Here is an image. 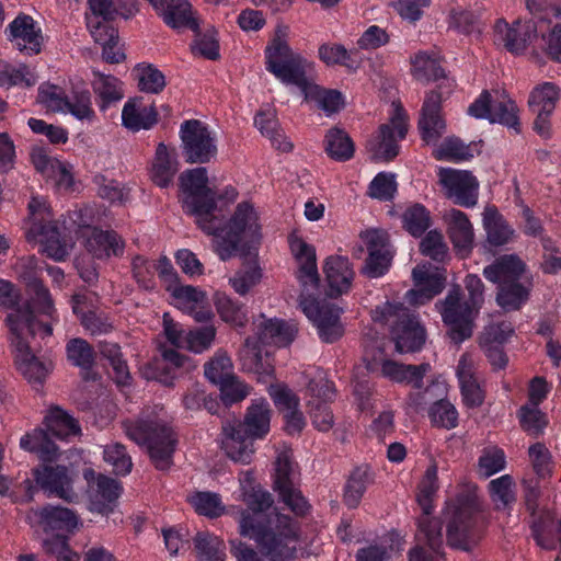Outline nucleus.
<instances>
[{
    "mask_svg": "<svg viewBox=\"0 0 561 561\" xmlns=\"http://www.w3.org/2000/svg\"><path fill=\"white\" fill-rule=\"evenodd\" d=\"M178 171V161L171 159L163 142L158 144L152 164V181L160 187H167Z\"/></svg>",
    "mask_w": 561,
    "mask_h": 561,
    "instance_id": "c03bdc74",
    "label": "nucleus"
},
{
    "mask_svg": "<svg viewBox=\"0 0 561 561\" xmlns=\"http://www.w3.org/2000/svg\"><path fill=\"white\" fill-rule=\"evenodd\" d=\"M273 490L296 516L304 517L309 513L311 506L295 482L293 457L286 450L280 451L274 461Z\"/></svg>",
    "mask_w": 561,
    "mask_h": 561,
    "instance_id": "f8f14e48",
    "label": "nucleus"
},
{
    "mask_svg": "<svg viewBox=\"0 0 561 561\" xmlns=\"http://www.w3.org/2000/svg\"><path fill=\"white\" fill-rule=\"evenodd\" d=\"M255 126L277 150L289 152L293 149V144L287 141L282 134L275 110L259 111L255 117Z\"/></svg>",
    "mask_w": 561,
    "mask_h": 561,
    "instance_id": "4c0bfd02",
    "label": "nucleus"
},
{
    "mask_svg": "<svg viewBox=\"0 0 561 561\" xmlns=\"http://www.w3.org/2000/svg\"><path fill=\"white\" fill-rule=\"evenodd\" d=\"M433 425L443 428H454L458 424V413L455 407L447 400L436 401L428 411Z\"/></svg>",
    "mask_w": 561,
    "mask_h": 561,
    "instance_id": "052dcab7",
    "label": "nucleus"
},
{
    "mask_svg": "<svg viewBox=\"0 0 561 561\" xmlns=\"http://www.w3.org/2000/svg\"><path fill=\"white\" fill-rule=\"evenodd\" d=\"M438 175L447 198L461 207L470 208L477 205L479 182L472 172L440 168Z\"/></svg>",
    "mask_w": 561,
    "mask_h": 561,
    "instance_id": "dca6fc26",
    "label": "nucleus"
},
{
    "mask_svg": "<svg viewBox=\"0 0 561 561\" xmlns=\"http://www.w3.org/2000/svg\"><path fill=\"white\" fill-rule=\"evenodd\" d=\"M182 191V207L186 214L195 217L197 227L208 236H214V250L222 261L236 254L245 259L256 256L254 252L261 242L259 216L249 202L239 203L228 221L216 214L218 202L232 203L238 192L228 187L218 193L209 186L207 169L198 167L186 170L179 176Z\"/></svg>",
    "mask_w": 561,
    "mask_h": 561,
    "instance_id": "f257e3e1",
    "label": "nucleus"
},
{
    "mask_svg": "<svg viewBox=\"0 0 561 561\" xmlns=\"http://www.w3.org/2000/svg\"><path fill=\"white\" fill-rule=\"evenodd\" d=\"M215 306L220 318L232 325L244 327L248 322L247 312L243 305L234 302L230 297L222 293L215 294Z\"/></svg>",
    "mask_w": 561,
    "mask_h": 561,
    "instance_id": "603ef678",
    "label": "nucleus"
},
{
    "mask_svg": "<svg viewBox=\"0 0 561 561\" xmlns=\"http://www.w3.org/2000/svg\"><path fill=\"white\" fill-rule=\"evenodd\" d=\"M434 157L437 160L461 161L468 160L472 154L469 146H466L459 138L448 137L434 151Z\"/></svg>",
    "mask_w": 561,
    "mask_h": 561,
    "instance_id": "680f3d73",
    "label": "nucleus"
},
{
    "mask_svg": "<svg viewBox=\"0 0 561 561\" xmlns=\"http://www.w3.org/2000/svg\"><path fill=\"white\" fill-rule=\"evenodd\" d=\"M137 72L138 89L145 93L159 94L167 85L164 75L152 64H138Z\"/></svg>",
    "mask_w": 561,
    "mask_h": 561,
    "instance_id": "3c124183",
    "label": "nucleus"
},
{
    "mask_svg": "<svg viewBox=\"0 0 561 561\" xmlns=\"http://www.w3.org/2000/svg\"><path fill=\"white\" fill-rule=\"evenodd\" d=\"M368 467H356L350 474L344 488L343 501L350 508H356L368 483Z\"/></svg>",
    "mask_w": 561,
    "mask_h": 561,
    "instance_id": "de8ad7c7",
    "label": "nucleus"
},
{
    "mask_svg": "<svg viewBox=\"0 0 561 561\" xmlns=\"http://www.w3.org/2000/svg\"><path fill=\"white\" fill-rule=\"evenodd\" d=\"M96 80L93 82L94 93L101 99V108L105 110L112 103L123 99V92L118 87V80L113 76H106L99 71L93 72Z\"/></svg>",
    "mask_w": 561,
    "mask_h": 561,
    "instance_id": "864d4df0",
    "label": "nucleus"
},
{
    "mask_svg": "<svg viewBox=\"0 0 561 561\" xmlns=\"http://www.w3.org/2000/svg\"><path fill=\"white\" fill-rule=\"evenodd\" d=\"M291 253L299 262L296 273L301 286L298 305L306 317L312 321L322 342L334 343L344 334L340 316L342 309L330 302H319L316 298L320 286L316 249L297 236L289 237Z\"/></svg>",
    "mask_w": 561,
    "mask_h": 561,
    "instance_id": "f03ea898",
    "label": "nucleus"
},
{
    "mask_svg": "<svg viewBox=\"0 0 561 561\" xmlns=\"http://www.w3.org/2000/svg\"><path fill=\"white\" fill-rule=\"evenodd\" d=\"M41 237L39 242L43 244V251L47 256L55 261H65L68 256V248L66 241L61 238L56 221L47 220L46 222H33L27 232V238Z\"/></svg>",
    "mask_w": 561,
    "mask_h": 561,
    "instance_id": "393cba45",
    "label": "nucleus"
},
{
    "mask_svg": "<svg viewBox=\"0 0 561 561\" xmlns=\"http://www.w3.org/2000/svg\"><path fill=\"white\" fill-rule=\"evenodd\" d=\"M288 27L278 25L273 39L265 48V65L285 84L299 88L309 77L311 65L287 43Z\"/></svg>",
    "mask_w": 561,
    "mask_h": 561,
    "instance_id": "6e6552de",
    "label": "nucleus"
},
{
    "mask_svg": "<svg viewBox=\"0 0 561 561\" xmlns=\"http://www.w3.org/2000/svg\"><path fill=\"white\" fill-rule=\"evenodd\" d=\"M437 466L433 463L425 471L417 495V502L423 510V514L417 519L419 530L416 538L420 542H424L428 546L434 553L444 558L443 524L438 518L431 516L432 497L437 491Z\"/></svg>",
    "mask_w": 561,
    "mask_h": 561,
    "instance_id": "9b49d317",
    "label": "nucleus"
},
{
    "mask_svg": "<svg viewBox=\"0 0 561 561\" xmlns=\"http://www.w3.org/2000/svg\"><path fill=\"white\" fill-rule=\"evenodd\" d=\"M323 272L328 283L325 295L330 298H337L348 293L355 272L348 259L340 255L327 257L323 264Z\"/></svg>",
    "mask_w": 561,
    "mask_h": 561,
    "instance_id": "b1692460",
    "label": "nucleus"
},
{
    "mask_svg": "<svg viewBox=\"0 0 561 561\" xmlns=\"http://www.w3.org/2000/svg\"><path fill=\"white\" fill-rule=\"evenodd\" d=\"M182 151L185 162L208 163L217 156L215 138L205 124L198 119H187L180 128Z\"/></svg>",
    "mask_w": 561,
    "mask_h": 561,
    "instance_id": "4468645a",
    "label": "nucleus"
},
{
    "mask_svg": "<svg viewBox=\"0 0 561 561\" xmlns=\"http://www.w3.org/2000/svg\"><path fill=\"white\" fill-rule=\"evenodd\" d=\"M381 360V375L396 382H414V387L421 388L424 375L431 369L430 364L405 365L391 359L383 358V351L378 348Z\"/></svg>",
    "mask_w": 561,
    "mask_h": 561,
    "instance_id": "473e14b6",
    "label": "nucleus"
},
{
    "mask_svg": "<svg viewBox=\"0 0 561 561\" xmlns=\"http://www.w3.org/2000/svg\"><path fill=\"white\" fill-rule=\"evenodd\" d=\"M104 459L113 467L116 474H127L130 472L133 462L130 456L126 453L123 444L115 443L106 446L104 450Z\"/></svg>",
    "mask_w": 561,
    "mask_h": 561,
    "instance_id": "338daca9",
    "label": "nucleus"
},
{
    "mask_svg": "<svg viewBox=\"0 0 561 561\" xmlns=\"http://www.w3.org/2000/svg\"><path fill=\"white\" fill-rule=\"evenodd\" d=\"M298 89L306 102H314L319 108L327 113H336L344 106L340 91L321 88L310 76Z\"/></svg>",
    "mask_w": 561,
    "mask_h": 561,
    "instance_id": "f704fd0d",
    "label": "nucleus"
},
{
    "mask_svg": "<svg viewBox=\"0 0 561 561\" xmlns=\"http://www.w3.org/2000/svg\"><path fill=\"white\" fill-rule=\"evenodd\" d=\"M192 504L199 515L216 518L224 514L225 506L218 494L210 492H197L192 499Z\"/></svg>",
    "mask_w": 561,
    "mask_h": 561,
    "instance_id": "e2e57ef3",
    "label": "nucleus"
},
{
    "mask_svg": "<svg viewBox=\"0 0 561 561\" xmlns=\"http://www.w3.org/2000/svg\"><path fill=\"white\" fill-rule=\"evenodd\" d=\"M36 83V77L31 73L28 67L24 64L15 68L11 64L0 60V87L10 89L15 85L31 88Z\"/></svg>",
    "mask_w": 561,
    "mask_h": 561,
    "instance_id": "8fccbe9b",
    "label": "nucleus"
},
{
    "mask_svg": "<svg viewBox=\"0 0 561 561\" xmlns=\"http://www.w3.org/2000/svg\"><path fill=\"white\" fill-rule=\"evenodd\" d=\"M160 15L163 22L174 30H197L198 21L194 18L192 5L187 0H171L169 7Z\"/></svg>",
    "mask_w": 561,
    "mask_h": 561,
    "instance_id": "e433bc0d",
    "label": "nucleus"
},
{
    "mask_svg": "<svg viewBox=\"0 0 561 561\" xmlns=\"http://www.w3.org/2000/svg\"><path fill=\"white\" fill-rule=\"evenodd\" d=\"M420 252L435 262L443 263L448 256L444 236L437 230L428 231L420 242Z\"/></svg>",
    "mask_w": 561,
    "mask_h": 561,
    "instance_id": "bf43d9fd",
    "label": "nucleus"
},
{
    "mask_svg": "<svg viewBox=\"0 0 561 561\" xmlns=\"http://www.w3.org/2000/svg\"><path fill=\"white\" fill-rule=\"evenodd\" d=\"M85 247L93 257L103 260L111 255H122L125 242L114 230L93 228L91 236L87 239Z\"/></svg>",
    "mask_w": 561,
    "mask_h": 561,
    "instance_id": "2f4dec72",
    "label": "nucleus"
},
{
    "mask_svg": "<svg viewBox=\"0 0 561 561\" xmlns=\"http://www.w3.org/2000/svg\"><path fill=\"white\" fill-rule=\"evenodd\" d=\"M545 18L538 21L529 20L525 23L516 21L510 26L504 21H497L495 25L496 37L504 47L513 54H522L527 46L537 37L538 31L541 30V24Z\"/></svg>",
    "mask_w": 561,
    "mask_h": 561,
    "instance_id": "6ab92c4d",
    "label": "nucleus"
},
{
    "mask_svg": "<svg viewBox=\"0 0 561 561\" xmlns=\"http://www.w3.org/2000/svg\"><path fill=\"white\" fill-rule=\"evenodd\" d=\"M411 62L413 77L419 81L430 82L446 77L439 61L427 53L420 51L411 59Z\"/></svg>",
    "mask_w": 561,
    "mask_h": 561,
    "instance_id": "09e8293b",
    "label": "nucleus"
},
{
    "mask_svg": "<svg viewBox=\"0 0 561 561\" xmlns=\"http://www.w3.org/2000/svg\"><path fill=\"white\" fill-rule=\"evenodd\" d=\"M443 515L446 519V542L450 548L470 552L478 547L484 535V522L474 494H459L455 503L446 506Z\"/></svg>",
    "mask_w": 561,
    "mask_h": 561,
    "instance_id": "39448f33",
    "label": "nucleus"
},
{
    "mask_svg": "<svg viewBox=\"0 0 561 561\" xmlns=\"http://www.w3.org/2000/svg\"><path fill=\"white\" fill-rule=\"evenodd\" d=\"M67 358L81 369L83 381H96L100 374L93 370L96 353L94 348L83 339L76 337L68 341L66 345Z\"/></svg>",
    "mask_w": 561,
    "mask_h": 561,
    "instance_id": "c756f323",
    "label": "nucleus"
},
{
    "mask_svg": "<svg viewBox=\"0 0 561 561\" xmlns=\"http://www.w3.org/2000/svg\"><path fill=\"white\" fill-rule=\"evenodd\" d=\"M468 114L474 118L488 119L490 123H499L516 133L520 131L518 107L514 101L493 102L488 90H483L479 98L468 107Z\"/></svg>",
    "mask_w": 561,
    "mask_h": 561,
    "instance_id": "2eb2a0df",
    "label": "nucleus"
},
{
    "mask_svg": "<svg viewBox=\"0 0 561 561\" xmlns=\"http://www.w3.org/2000/svg\"><path fill=\"white\" fill-rule=\"evenodd\" d=\"M450 222L448 225V236L454 245V250L461 257L468 256L474 242L473 227L468 216L459 209H450Z\"/></svg>",
    "mask_w": 561,
    "mask_h": 561,
    "instance_id": "c85d7f7f",
    "label": "nucleus"
},
{
    "mask_svg": "<svg viewBox=\"0 0 561 561\" xmlns=\"http://www.w3.org/2000/svg\"><path fill=\"white\" fill-rule=\"evenodd\" d=\"M457 376L460 383L463 403L468 408L480 407L484 401V393L463 357L459 360Z\"/></svg>",
    "mask_w": 561,
    "mask_h": 561,
    "instance_id": "ea45409f",
    "label": "nucleus"
},
{
    "mask_svg": "<svg viewBox=\"0 0 561 561\" xmlns=\"http://www.w3.org/2000/svg\"><path fill=\"white\" fill-rule=\"evenodd\" d=\"M35 317L30 306L8 313L5 318L14 364L18 370L28 382L42 385L48 374V368L32 352L28 341L30 337L33 339L35 336Z\"/></svg>",
    "mask_w": 561,
    "mask_h": 561,
    "instance_id": "423d86ee",
    "label": "nucleus"
},
{
    "mask_svg": "<svg viewBox=\"0 0 561 561\" xmlns=\"http://www.w3.org/2000/svg\"><path fill=\"white\" fill-rule=\"evenodd\" d=\"M325 153L334 161L345 162L355 153V145L351 136L337 126L331 127L323 140Z\"/></svg>",
    "mask_w": 561,
    "mask_h": 561,
    "instance_id": "c9c22d12",
    "label": "nucleus"
},
{
    "mask_svg": "<svg viewBox=\"0 0 561 561\" xmlns=\"http://www.w3.org/2000/svg\"><path fill=\"white\" fill-rule=\"evenodd\" d=\"M9 38L16 41L19 50L28 49L34 54L41 53L43 35L41 28L35 26L31 15L19 14L9 25Z\"/></svg>",
    "mask_w": 561,
    "mask_h": 561,
    "instance_id": "bb28decb",
    "label": "nucleus"
},
{
    "mask_svg": "<svg viewBox=\"0 0 561 561\" xmlns=\"http://www.w3.org/2000/svg\"><path fill=\"white\" fill-rule=\"evenodd\" d=\"M193 32L195 33V41L191 46L192 53L209 60H217L220 57L217 31L210 27L202 33L197 23V30Z\"/></svg>",
    "mask_w": 561,
    "mask_h": 561,
    "instance_id": "6e6d98bb",
    "label": "nucleus"
},
{
    "mask_svg": "<svg viewBox=\"0 0 561 561\" xmlns=\"http://www.w3.org/2000/svg\"><path fill=\"white\" fill-rule=\"evenodd\" d=\"M30 289H27L31 295L30 300H27L24 305H18L12 312H14L19 308H24L30 306L32 312H34V308L42 314L48 316L53 318L56 309L54 305V300L50 296L48 288H46L42 280L31 279ZM35 316V313H33Z\"/></svg>",
    "mask_w": 561,
    "mask_h": 561,
    "instance_id": "a18cd8bd",
    "label": "nucleus"
},
{
    "mask_svg": "<svg viewBox=\"0 0 561 561\" xmlns=\"http://www.w3.org/2000/svg\"><path fill=\"white\" fill-rule=\"evenodd\" d=\"M178 347L159 344V356H156L149 363L151 378L169 385L174 377V373L184 368L190 358L176 351Z\"/></svg>",
    "mask_w": 561,
    "mask_h": 561,
    "instance_id": "a878e982",
    "label": "nucleus"
},
{
    "mask_svg": "<svg viewBox=\"0 0 561 561\" xmlns=\"http://www.w3.org/2000/svg\"><path fill=\"white\" fill-rule=\"evenodd\" d=\"M403 227L413 237H421L431 226L427 209L421 204H414L403 214Z\"/></svg>",
    "mask_w": 561,
    "mask_h": 561,
    "instance_id": "13d9d810",
    "label": "nucleus"
},
{
    "mask_svg": "<svg viewBox=\"0 0 561 561\" xmlns=\"http://www.w3.org/2000/svg\"><path fill=\"white\" fill-rule=\"evenodd\" d=\"M525 270V263L517 255L505 254L488 265L483 274L489 280L499 285L519 280Z\"/></svg>",
    "mask_w": 561,
    "mask_h": 561,
    "instance_id": "72a5a7b5",
    "label": "nucleus"
},
{
    "mask_svg": "<svg viewBox=\"0 0 561 561\" xmlns=\"http://www.w3.org/2000/svg\"><path fill=\"white\" fill-rule=\"evenodd\" d=\"M559 88L551 82L536 87L530 93L528 106L531 111L552 113L559 100Z\"/></svg>",
    "mask_w": 561,
    "mask_h": 561,
    "instance_id": "5fc2aeb1",
    "label": "nucleus"
},
{
    "mask_svg": "<svg viewBox=\"0 0 561 561\" xmlns=\"http://www.w3.org/2000/svg\"><path fill=\"white\" fill-rule=\"evenodd\" d=\"M412 277L416 288L409 290L407 296L413 305H424L432 300L446 285L445 272L430 263L416 265Z\"/></svg>",
    "mask_w": 561,
    "mask_h": 561,
    "instance_id": "a211bd4d",
    "label": "nucleus"
},
{
    "mask_svg": "<svg viewBox=\"0 0 561 561\" xmlns=\"http://www.w3.org/2000/svg\"><path fill=\"white\" fill-rule=\"evenodd\" d=\"M37 100L51 112H65L69 106V98L59 87L53 84L39 87Z\"/></svg>",
    "mask_w": 561,
    "mask_h": 561,
    "instance_id": "0e129e2a",
    "label": "nucleus"
},
{
    "mask_svg": "<svg viewBox=\"0 0 561 561\" xmlns=\"http://www.w3.org/2000/svg\"><path fill=\"white\" fill-rule=\"evenodd\" d=\"M514 486V480L510 474H504L489 483L491 499L496 510H506L516 501Z\"/></svg>",
    "mask_w": 561,
    "mask_h": 561,
    "instance_id": "4d7b16f0",
    "label": "nucleus"
},
{
    "mask_svg": "<svg viewBox=\"0 0 561 561\" xmlns=\"http://www.w3.org/2000/svg\"><path fill=\"white\" fill-rule=\"evenodd\" d=\"M141 98L130 99L123 107V126L131 131L148 130L158 123V111L154 104L141 106Z\"/></svg>",
    "mask_w": 561,
    "mask_h": 561,
    "instance_id": "7c9ffc66",
    "label": "nucleus"
},
{
    "mask_svg": "<svg viewBox=\"0 0 561 561\" xmlns=\"http://www.w3.org/2000/svg\"><path fill=\"white\" fill-rule=\"evenodd\" d=\"M271 410L268 403H252L243 421H225L221 426V448L234 462L248 465L255 451L254 440L263 438L270 431Z\"/></svg>",
    "mask_w": 561,
    "mask_h": 561,
    "instance_id": "20e7f679",
    "label": "nucleus"
},
{
    "mask_svg": "<svg viewBox=\"0 0 561 561\" xmlns=\"http://www.w3.org/2000/svg\"><path fill=\"white\" fill-rule=\"evenodd\" d=\"M368 256L360 272L368 278H377L386 273L391 264L392 256L387 249L388 239L381 230H367L360 233Z\"/></svg>",
    "mask_w": 561,
    "mask_h": 561,
    "instance_id": "aec40b11",
    "label": "nucleus"
},
{
    "mask_svg": "<svg viewBox=\"0 0 561 561\" xmlns=\"http://www.w3.org/2000/svg\"><path fill=\"white\" fill-rule=\"evenodd\" d=\"M44 428L26 433L20 440L22 449L34 453L43 461H54L60 455L57 440H67L81 432L78 422L58 407L51 408L45 416Z\"/></svg>",
    "mask_w": 561,
    "mask_h": 561,
    "instance_id": "0eeeda50",
    "label": "nucleus"
},
{
    "mask_svg": "<svg viewBox=\"0 0 561 561\" xmlns=\"http://www.w3.org/2000/svg\"><path fill=\"white\" fill-rule=\"evenodd\" d=\"M528 296V289L519 280L499 284L496 302L505 311L518 310Z\"/></svg>",
    "mask_w": 561,
    "mask_h": 561,
    "instance_id": "49530a36",
    "label": "nucleus"
},
{
    "mask_svg": "<svg viewBox=\"0 0 561 561\" xmlns=\"http://www.w3.org/2000/svg\"><path fill=\"white\" fill-rule=\"evenodd\" d=\"M396 133L399 139H403L408 133L407 124L399 114L394 115L389 124L379 127V140L371 144V159L375 161H391L399 154Z\"/></svg>",
    "mask_w": 561,
    "mask_h": 561,
    "instance_id": "5701e85b",
    "label": "nucleus"
},
{
    "mask_svg": "<svg viewBox=\"0 0 561 561\" xmlns=\"http://www.w3.org/2000/svg\"><path fill=\"white\" fill-rule=\"evenodd\" d=\"M123 426L131 440L146 445L157 469L167 470L171 467L176 443L171 427L160 421L145 419L125 421Z\"/></svg>",
    "mask_w": 561,
    "mask_h": 561,
    "instance_id": "1a4fd4ad",
    "label": "nucleus"
},
{
    "mask_svg": "<svg viewBox=\"0 0 561 561\" xmlns=\"http://www.w3.org/2000/svg\"><path fill=\"white\" fill-rule=\"evenodd\" d=\"M37 486L48 495H55L66 502H75L78 494L75 492L73 479L65 466L43 465L33 469Z\"/></svg>",
    "mask_w": 561,
    "mask_h": 561,
    "instance_id": "f3484780",
    "label": "nucleus"
},
{
    "mask_svg": "<svg viewBox=\"0 0 561 561\" xmlns=\"http://www.w3.org/2000/svg\"><path fill=\"white\" fill-rule=\"evenodd\" d=\"M39 516L45 530L71 531L78 525L77 515L67 507L48 505L42 508Z\"/></svg>",
    "mask_w": 561,
    "mask_h": 561,
    "instance_id": "37998d69",
    "label": "nucleus"
},
{
    "mask_svg": "<svg viewBox=\"0 0 561 561\" xmlns=\"http://www.w3.org/2000/svg\"><path fill=\"white\" fill-rule=\"evenodd\" d=\"M417 125L426 144L436 142L443 136L446 123L442 116V93L438 90L426 94Z\"/></svg>",
    "mask_w": 561,
    "mask_h": 561,
    "instance_id": "4be33fe9",
    "label": "nucleus"
},
{
    "mask_svg": "<svg viewBox=\"0 0 561 561\" xmlns=\"http://www.w3.org/2000/svg\"><path fill=\"white\" fill-rule=\"evenodd\" d=\"M397 321L392 325V335L396 350L399 353H413L425 343L426 333L416 317L410 314L404 308L399 309Z\"/></svg>",
    "mask_w": 561,
    "mask_h": 561,
    "instance_id": "412c9836",
    "label": "nucleus"
},
{
    "mask_svg": "<svg viewBox=\"0 0 561 561\" xmlns=\"http://www.w3.org/2000/svg\"><path fill=\"white\" fill-rule=\"evenodd\" d=\"M397 192L393 173H378L369 185V195L380 201H391Z\"/></svg>",
    "mask_w": 561,
    "mask_h": 561,
    "instance_id": "774afa93",
    "label": "nucleus"
},
{
    "mask_svg": "<svg viewBox=\"0 0 561 561\" xmlns=\"http://www.w3.org/2000/svg\"><path fill=\"white\" fill-rule=\"evenodd\" d=\"M193 542L199 561L226 560V545L219 537L208 531H198L193 538Z\"/></svg>",
    "mask_w": 561,
    "mask_h": 561,
    "instance_id": "79ce46f5",
    "label": "nucleus"
},
{
    "mask_svg": "<svg viewBox=\"0 0 561 561\" xmlns=\"http://www.w3.org/2000/svg\"><path fill=\"white\" fill-rule=\"evenodd\" d=\"M88 483V510L101 518H108L118 506V499L123 488L119 481L103 473H96L93 469L83 472Z\"/></svg>",
    "mask_w": 561,
    "mask_h": 561,
    "instance_id": "ddd939ff",
    "label": "nucleus"
},
{
    "mask_svg": "<svg viewBox=\"0 0 561 561\" xmlns=\"http://www.w3.org/2000/svg\"><path fill=\"white\" fill-rule=\"evenodd\" d=\"M67 111L78 119L91 121L94 117V111L91 106V93L87 89H72V98L69 99Z\"/></svg>",
    "mask_w": 561,
    "mask_h": 561,
    "instance_id": "69168bd1",
    "label": "nucleus"
},
{
    "mask_svg": "<svg viewBox=\"0 0 561 561\" xmlns=\"http://www.w3.org/2000/svg\"><path fill=\"white\" fill-rule=\"evenodd\" d=\"M276 517L279 523L286 524L279 533L259 523L253 515L244 511L241 514L240 534L253 538L261 552L271 561H285L295 554V547L288 545L295 539V531L289 526L290 518L288 516L276 514Z\"/></svg>",
    "mask_w": 561,
    "mask_h": 561,
    "instance_id": "9d476101",
    "label": "nucleus"
},
{
    "mask_svg": "<svg viewBox=\"0 0 561 561\" xmlns=\"http://www.w3.org/2000/svg\"><path fill=\"white\" fill-rule=\"evenodd\" d=\"M483 226L490 244L500 247L508 242L513 230L508 227L496 207L488 206L483 213Z\"/></svg>",
    "mask_w": 561,
    "mask_h": 561,
    "instance_id": "58836bf2",
    "label": "nucleus"
},
{
    "mask_svg": "<svg viewBox=\"0 0 561 561\" xmlns=\"http://www.w3.org/2000/svg\"><path fill=\"white\" fill-rule=\"evenodd\" d=\"M463 284L467 291L465 300L461 286L455 284L446 297L435 304L447 328L446 335L455 344H460L472 336L476 319L484 302V285L479 276L469 274L465 277Z\"/></svg>",
    "mask_w": 561,
    "mask_h": 561,
    "instance_id": "7ed1b4c3",
    "label": "nucleus"
},
{
    "mask_svg": "<svg viewBox=\"0 0 561 561\" xmlns=\"http://www.w3.org/2000/svg\"><path fill=\"white\" fill-rule=\"evenodd\" d=\"M298 332L296 322H287L279 319H263L257 324L256 337L263 345L287 346Z\"/></svg>",
    "mask_w": 561,
    "mask_h": 561,
    "instance_id": "cd10ccee",
    "label": "nucleus"
},
{
    "mask_svg": "<svg viewBox=\"0 0 561 561\" xmlns=\"http://www.w3.org/2000/svg\"><path fill=\"white\" fill-rule=\"evenodd\" d=\"M529 527L531 537L540 548L554 549L553 516L549 511L540 510V512L530 514Z\"/></svg>",
    "mask_w": 561,
    "mask_h": 561,
    "instance_id": "a19ab883",
    "label": "nucleus"
}]
</instances>
